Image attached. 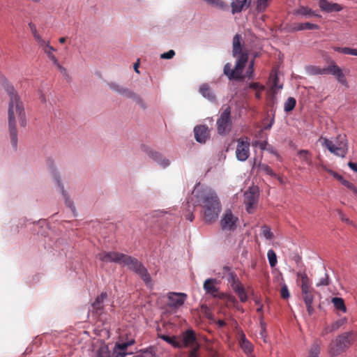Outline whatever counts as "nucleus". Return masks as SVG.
Returning <instances> with one entry per match:
<instances>
[{"label": "nucleus", "mask_w": 357, "mask_h": 357, "mask_svg": "<svg viewBox=\"0 0 357 357\" xmlns=\"http://www.w3.org/2000/svg\"><path fill=\"white\" fill-rule=\"evenodd\" d=\"M261 232L264 238L267 240H271L273 238V234L271 229L268 226H263L261 228Z\"/></svg>", "instance_id": "obj_42"}, {"label": "nucleus", "mask_w": 357, "mask_h": 357, "mask_svg": "<svg viewBox=\"0 0 357 357\" xmlns=\"http://www.w3.org/2000/svg\"><path fill=\"white\" fill-rule=\"evenodd\" d=\"M238 221V218L230 209H227L221 218L220 227L224 231H233L237 227Z\"/></svg>", "instance_id": "obj_11"}, {"label": "nucleus", "mask_w": 357, "mask_h": 357, "mask_svg": "<svg viewBox=\"0 0 357 357\" xmlns=\"http://www.w3.org/2000/svg\"><path fill=\"white\" fill-rule=\"evenodd\" d=\"M241 36L239 34L234 36L233 38V56L236 58V64L234 69H231V65L227 63L224 67V74L229 80H243L247 77L252 79L254 77V59L249 63L248 69L245 74H243V70L248 61V54L243 51L241 47Z\"/></svg>", "instance_id": "obj_2"}, {"label": "nucleus", "mask_w": 357, "mask_h": 357, "mask_svg": "<svg viewBox=\"0 0 357 357\" xmlns=\"http://www.w3.org/2000/svg\"><path fill=\"white\" fill-rule=\"evenodd\" d=\"M263 91H256V93H255V97L257 98V99H260L261 97V92Z\"/></svg>", "instance_id": "obj_62"}, {"label": "nucleus", "mask_w": 357, "mask_h": 357, "mask_svg": "<svg viewBox=\"0 0 357 357\" xmlns=\"http://www.w3.org/2000/svg\"><path fill=\"white\" fill-rule=\"evenodd\" d=\"M259 170L271 176H276V174L273 172L272 169L266 164H260L259 165Z\"/></svg>", "instance_id": "obj_40"}, {"label": "nucleus", "mask_w": 357, "mask_h": 357, "mask_svg": "<svg viewBox=\"0 0 357 357\" xmlns=\"http://www.w3.org/2000/svg\"><path fill=\"white\" fill-rule=\"evenodd\" d=\"M159 337L162 339L164 341L167 342L169 344H171L174 348L179 347L178 337H176V336H168L166 335H160Z\"/></svg>", "instance_id": "obj_33"}, {"label": "nucleus", "mask_w": 357, "mask_h": 357, "mask_svg": "<svg viewBox=\"0 0 357 357\" xmlns=\"http://www.w3.org/2000/svg\"><path fill=\"white\" fill-rule=\"evenodd\" d=\"M320 353V344L316 341L312 345L307 357H319Z\"/></svg>", "instance_id": "obj_35"}, {"label": "nucleus", "mask_w": 357, "mask_h": 357, "mask_svg": "<svg viewBox=\"0 0 357 357\" xmlns=\"http://www.w3.org/2000/svg\"><path fill=\"white\" fill-rule=\"evenodd\" d=\"M135 341L133 338L127 340H119L115 343L113 348L112 355L114 357H125L132 355L133 351L129 350V347L133 345Z\"/></svg>", "instance_id": "obj_12"}, {"label": "nucleus", "mask_w": 357, "mask_h": 357, "mask_svg": "<svg viewBox=\"0 0 357 357\" xmlns=\"http://www.w3.org/2000/svg\"><path fill=\"white\" fill-rule=\"evenodd\" d=\"M280 295H281V297L282 298H284V299H287V298H288L289 297V289H288L287 286L286 284H284L281 287Z\"/></svg>", "instance_id": "obj_47"}, {"label": "nucleus", "mask_w": 357, "mask_h": 357, "mask_svg": "<svg viewBox=\"0 0 357 357\" xmlns=\"http://www.w3.org/2000/svg\"><path fill=\"white\" fill-rule=\"evenodd\" d=\"M199 93L203 97L208 99L210 102H215L216 101L215 94L207 84H203L200 86Z\"/></svg>", "instance_id": "obj_23"}, {"label": "nucleus", "mask_w": 357, "mask_h": 357, "mask_svg": "<svg viewBox=\"0 0 357 357\" xmlns=\"http://www.w3.org/2000/svg\"><path fill=\"white\" fill-rule=\"evenodd\" d=\"M319 6L322 11L326 13L340 12L343 8L341 5L330 2L328 0H319Z\"/></svg>", "instance_id": "obj_21"}, {"label": "nucleus", "mask_w": 357, "mask_h": 357, "mask_svg": "<svg viewBox=\"0 0 357 357\" xmlns=\"http://www.w3.org/2000/svg\"><path fill=\"white\" fill-rule=\"evenodd\" d=\"M268 0H257L256 9L258 12H264L268 6Z\"/></svg>", "instance_id": "obj_43"}, {"label": "nucleus", "mask_w": 357, "mask_h": 357, "mask_svg": "<svg viewBox=\"0 0 357 357\" xmlns=\"http://www.w3.org/2000/svg\"><path fill=\"white\" fill-rule=\"evenodd\" d=\"M260 326H261V332H260L259 335L261 337V338L264 339L266 337V326H265V324L261 321L260 322Z\"/></svg>", "instance_id": "obj_54"}, {"label": "nucleus", "mask_w": 357, "mask_h": 357, "mask_svg": "<svg viewBox=\"0 0 357 357\" xmlns=\"http://www.w3.org/2000/svg\"><path fill=\"white\" fill-rule=\"evenodd\" d=\"M199 349L190 350L188 357H199Z\"/></svg>", "instance_id": "obj_55"}, {"label": "nucleus", "mask_w": 357, "mask_h": 357, "mask_svg": "<svg viewBox=\"0 0 357 357\" xmlns=\"http://www.w3.org/2000/svg\"><path fill=\"white\" fill-rule=\"evenodd\" d=\"M186 219L188 220L190 222H192L194 220V215L192 213H189L188 215H186Z\"/></svg>", "instance_id": "obj_61"}, {"label": "nucleus", "mask_w": 357, "mask_h": 357, "mask_svg": "<svg viewBox=\"0 0 357 357\" xmlns=\"http://www.w3.org/2000/svg\"><path fill=\"white\" fill-rule=\"evenodd\" d=\"M56 68L57 69L60 71V73L66 77H68V70L66 68H64L63 66H62L59 62L58 61L57 62V64H54Z\"/></svg>", "instance_id": "obj_50"}, {"label": "nucleus", "mask_w": 357, "mask_h": 357, "mask_svg": "<svg viewBox=\"0 0 357 357\" xmlns=\"http://www.w3.org/2000/svg\"><path fill=\"white\" fill-rule=\"evenodd\" d=\"M97 257L105 263L114 262L126 266L129 270L138 274L147 287H152V280L147 269L136 258L118 252H101L98 255Z\"/></svg>", "instance_id": "obj_4"}, {"label": "nucleus", "mask_w": 357, "mask_h": 357, "mask_svg": "<svg viewBox=\"0 0 357 357\" xmlns=\"http://www.w3.org/2000/svg\"><path fill=\"white\" fill-rule=\"evenodd\" d=\"M330 279L329 276L327 273H325L324 276L321 278H320L319 281L317 282V286L321 287V286H327L329 284Z\"/></svg>", "instance_id": "obj_44"}, {"label": "nucleus", "mask_w": 357, "mask_h": 357, "mask_svg": "<svg viewBox=\"0 0 357 357\" xmlns=\"http://www.w3.org/2000/svg\"><path fill=\"white\" fill-rule=\"evenodd\" d=\"M192 196L196 199L197 205L202 208L204 221L207 223L215 222L221 211V204L216 192L211 188L199 183L195 187Z\"/></svg>", "instance_id": "obj_3"}, {"label": "nucleus", "mask_w": 357, "mask_h": 357, "mask_svg": "<svg viewBox=\"0 0 357 357\" xmlns=\"http://www.w3.org/2000/svg\"><path fill=\"white\" fill-rule=\"evenodd\" d=\"M273 121H271L269 124H268L267 126H265V129H266V130L270 129L273 126Z\"/></svg>", "instance_id": "obj_64"}, {"label": "nucleus", "mask_w": 357, "mask_h": 357, "mask_svg": "<svg viewBox=\"0 0 357 357\" xmlns=\"http://www.w3.org/2000/svg\"><path fill=\"white\" fill-rule=\"evenodd\" d=\"M178 341L180 348H189L190 350L199 349L200 345L195 336V331L188 329L178 336Z\"/></svg>", "instance_id": "obj_8"}, {"label": "nucleus", "mask_w": 357, "mask_h": 357, "mask_svg": "<svg viewBox=\"0 0 357 357\" xmlns=\"http://www.w3.org/2000/svg\"><path fill=\"white\" fill-rule=\"evenodd\" d=\"M38 45L43 49V52L47 55L48 59L52 61L53 64H57V62L59 61L54 54V52L56 51V49L53 47L52 45H50V41L45 40Z\"/></svg>", "instance_id": "obj_22"}, {"label": "nucleus", "mask_w": 357, "mask_h": 357, "mask_svg": "<svg viewBox=\"0 0 357 357\" xmlns=\"http://www.w3.org/2000/svg\"><path fill=\"white\" fill-rule=\"evenodd\" d=\"M357 338L354 331L343 333L331 342L329 346V354L333 357L346 351Z\"/></svg>", "instance_id": "obj_5"}, {"label": "nucleus", "mask_w": 357, "mask_h": 357, "mask_svg": "<svg viewBox=\"0 0 357 357\" xmlns=\"http://www.w3.org/2000/svg\"><path fill=\"white\" fill-rule=\"evenodd\" d=\"M297 277L301 280V289H305L311 287L310 279L308 278V277L305 273L298 272V273H297Z\"/></svg>", "instance_id": "obj_30"}, {"label": "nucleus", "mask_w": 357, "mask_h": 357, "mask_svg": "<svg viewBox=\"0 0 357 357\" xmlns=\"http://www.w3.org/2000/svg\"><path fill=\"white\" fill-rule=\"evenodd\" d=\"M53 178H54L58 188H59L60 192L65 200L66 205L71 209L73 215L75 216L76 215L75 207L73 205V201L70 199L68 194L64 189V185L62 183V180H61V178L59 174L56 172H53Z\"/></svg>", "instance_id": "obj_17"}, {"label": "nucleus", "mask_w": 357, "mask_h": 357, "mask_svg": "<svg viewBox=\"0 0 357 357\" xmlns=\"http://www.w3.org/2000/svg\"><path fill=\"white\" fill-rule=\"evenodd\" d=\"M108 86L112 91L126 98L132 99L142 107H144V101L141 97L130 89L114 82L108 83Z\"/></svg>", "instance_id": "obj_9"}, {"label": "nucleus", "mask_w": 357, "mask_h": 357, "mask_svg": "<svg viewBox=\"0 0 357 357\" xmlns=\"http://www.w3.org/2000/svg\"><path fill=\"white\" fill-rule=\"evenodd\" d=\"M248 88L254 89L255 91H264V86L261 84L259 82H252L250 83L248 85Z\"/></svg>", "instance_id": "obj_45"}, {"label": "nucleus", "mask_w": 357, "mask_h": 357, "mask_svg": "<svg viewBox=\"0 0 357 357\" xmlns=\"http://www.w3.org/2000/svg\"><path fill=\"white\" fill-rule=\"evenodd\" d=\"M232 289L238 295L241 302L244 303L248 300L247 294L245 292L244 287L242 285L241 283H240L239 284H235L234 287H233Z\"/></svg>", "instance_id": "obj_25"}, {"label": "nucleus", "mask_w": 357, "mask_h": 357, "mask_svg": "<svg viewBox=\"0 0 357 357\" xmlns=\"http://www.w3.org/2000/svg\"><path fill=\"white\" fill-rule=\"evenodd\" d=\"M298 15H301L305 17H320V15L314 10H312L311 8L307 7H301L298 8L296 12Z\"/></svg>", "instance_id": "obj_26"}, {"label": "nucleus", "mask_w": 357, "mask_h": 357, "mask_svg": "<svg viewBox=\"0 0 357 357\" xmlns=\"http://www.w3.org/2000/svg\"><path fill=\"white\" fill-rule=\"evenodd\" d=\"M348 165L354 172H357V163L349 162Z\"/></svg>", "instance_id": "obj_58"}, {"label": "nucleus", "mask_w": 357, "mask_h": 357, "mask_svg": "<svg viewBox=\"0 0 357 357\" xmlns=\"http://www.w3.org/2000/svg\"><path fill=\"white\" fill-rule=\"evenodd\" d=\"M175 55V52L172 50H169L167 52H165L160 55L161 59H169L173 58V56Z\"/></svg>", "instance_id": "obj_51"}, {"label": "nucleus", "mask_w": 357, "mask_h": 357, "mask_svg": "<svg viewBox=\"0 0 357 357\" xmlns=\"http://www.w3.org/2000/svg\"><path fill=\"white\" fill-rule=\"evenodd\" d=\"M195 137L197 142L204 144L209 138V130L206 126H197L194 128Z\"/></svg>", "instance_id": "obj_19"}, {"label": "nucleus", "mask_w": 357, "mask_h": 357, "mask_svg": "<svg viewBox=\"0 0 357 357\" xmlns=\"http://www.w3.org/2000/svg\"><path fill=\"white\" fill-rule=\"evenodd\" d=\"M107 295V293L102 292L101 294L96 298L95 301L91 304L89 308V312L95 313L96 314H100L103 310V302L106 299Z\"/></svg>", "instance_id": "obj_20"}, {"label": "nucleus", "mask_w": 357, "mask_h": 357, "mask_svg": "<svg viewBox=\"0 0 357 357\" xmlns=\"http://www.w3.org/2000/svg\"><path fill=\"white\" fill-rule=\"evenodd\" d=\"M298 155L300 159L305 162L308 165H312L311 155L307 150H301L298 151Z\"/></svg>", "instance_id": "obj_34"}, {"label": "nucleus", "mask_w": 357, "mask_h": 357, "mask_svg": "<svg viewBox=\"0 0 357 357\" xmlns=\"http://www.w3.org/2000/svg\"><path fill=\"white\" fill-rule=\"evenodd\" d=\"M5 90L10 96L8 108V130L10 144L14 150H17L18 144L17 122L21 128L27 124L23 102L20 100L16 91L11 85H6Z\"/></svg>", "instance_id": "obj_1"}, {"label": "nucleus", "mask_w": 357, "mask_h": 357, "mask_svg": "<svg viewBox=\"0 0 357 357\" xmlns=\"http://www.w3.org/2000/svg\"><path fill=\"white\" fill-rule=\"evenodd\" d=\"M271 77H273L272 89L274 92H277V90L282 89V84L279 83L278 77L275 73L272 74Z\"/></svg>", "instance_id": "obj_41"}, {"label": "nucleus", "mask_w": 357, "mask_h": 357, "mask_svg": "<svg viewBox=\"0 0 357 357\" xmlns=\"http://www.w3.org/2000/svg\"><path fill=\"white\" fill-rule=\"evenodd\" d=\"M110 352L107 345L102 343L96 351L95 357H109Z\"/></svg>", "instance_id": "obj_32"}, {"label": "nucleus", "mask_w": 357, "mask_h": 357, "mask_svg": "<svg viewBox=\"0 0 357 357\" xmlns=\"http://www.w3.org/2000/svg\"><path fill=\"white\" fill-rule=\"evenodd\" d=\"M331 302L336 310L344 313L347 312V307L345 306L344 301L342 298L334 297L332 298Z\"/></svg>", "instance_id": "obj_29"}, {"label": "nucleus", "mask_w": 357, "mask_h": 357, "mask_svg": "<svg viewBox=\"0 0 357 357\" xmlns=\"http://www.w3.org/2000/svg\"><path fill=\"white\" fill-rule=\"evenodd\" d=\"M319 29L318 25H317L315 24H312L310 22L295 24L293 27V29L294 31H301V30H305V29L313 30V29Z\"/></svg>", "instance_id": "obj_28"}, {"label": "nucleus", "mask_w": 357, "mask_h": 357, "mask_svg": "<svg viewBox=\"0 0 357 357\" xmlns=\"http://www.w3.org/2000/svg\"><path fill=\"white\" fill-rule=\"evenodd\" d=\"M347 319L346 318L340 319L339 320H337L333 324L332 328L333 330L337 329L340 326L344 325L345 323H347Z\"/></svg>", "instance_id": "obj_48"}, {"label": "nucleus", "mask_w": 357, "mask_h": 357, "mask_svg": "<svg viewBox=\"0 0 357 357\" xmlns=\"http://www.w3.org/2000/svg\"><path fill=\"white\" fill-rule=\"evenodd\" d=\"M268 143L266 141H256L252 143V146H258L261 150H265L266 149Z\"/></svg>", "instance_id": "obj_49"}, {"label": "nucleus", "mask_w": 357, "mask_h": 357, "mask_svg": "<svg viewBox=\"0 0 357 357\" xmlns=\"http://www.w3.org/2000/svg\"><path fill=\"white\" fill-rule=\"evenodd\" d=\"M348 48L349 47H333V49L334 51L335 52H340V53H342V54H348Z\"/></svg>", "instance_id": "obj_53"}, {"label": "nucleus", "mask_w": 357, "mask_h": 357, "mask_svg": "<svg viewBox=\"0 0 357 357\" xmlns=\"http://www.w3.org/2000/svg\"><path fill=\"white\" fill-rule=\"evenodd\" d=\"M330 172L332 173V174L333 175L334 177L337 178L341 182L342 181V180H344V178H342V176L339 175L338 174H337L334 172H332V171H330Z\"/></svg>", "instance_id": "obj_59"}, {"label": "nucleus", "mask_w": 357, "mask_h": 357, "mask_svg": "<svg viewBox=\"0 0 357 357\" xmlns=\"http://www.w3.org/2000/svg\"><path fill=\"white\" fill-rule=\"evenodd\" d=\"M326 74L333 75L340 84L346 87H349L348 82L342 70L335 63V61H331V64L326 68Z\"/></svg>", "instance_id": "obj_16"}, {"label": "nucleus", "mask_w": 357, "mask_h": 357, "mask_svg": "<svg viewBox=\"0 0 357 357\" xmlns=\"http://www.w3.org/2000/svg\"><path fill=\"white\" fill-rule=\"evenodd\" d=\"M306 72L310 75H326V68H321L317 66H310L306 68Z\"/></svg>", "instance_id": "obj_27"}, {"label": "nucleus", "mask_w": 357, "mask_h": 357, "mask_svg": "<svg viewBox=\"0 0 357 357\" xmlns=\"http://www.w3.org/2000/svg\"><path fill=\"white\" fill-rule=\"evenodd\" d=\"M259 197L258 189L252 187L244 193V203L246 211L248 213H252L255 208Z\"/></svg>", "instance_id": "obj_14"}, {"label": "nucleus", "mask_w": 357, "mask_h": 357, "mask_svg": "<svg viewBox=\"0 0 357 357\" xmlns=\"http://www.w3.org/2000/svg\"><path fill=\"white\" fill-rule=\"evenodd\" d=\"M138 67H139V63H136L134 64V69H135V71L137 73H139V70H138Z\"/></svg>", "instance_id": "obj_63"}, {"label": "nucleus", "mask_w": 357, "mask_h": 357, "mask_svg": "<svg viewBox=\"0 0 357 357\" xmlns=\"http://www.w3.org/2000/svg\"><path fill=\"white\" fill-rule=\"evenodd\" d=\"M186 298L187 295L184 293L169 292L167 294V306L173 312H176L183 305Z\"/></svg>", "instance_id": "obj_13"}, {"label": "nucleus", "mask_w": 357, "mask_h": 357, "mask_svg": "<svg viewBox=\"0 0 357 357\" xmlns=\"http://www.w3.org/2000/svg\"><path fill=\"white\" fill-rule=\"evenodd\" d=\"M301 291H302L303 299L305 302V304L313 303L314 295L312 294V289L311 287L305 289H301Z\"/></svg>", "instance_id": "obj_31"}, {"label": "nucleus", "mask_w": 357, "mask_h": 357, "mask_svg": "<svg viewBox=\"0 0 357 357\" xmlns=\"http://www.w3.org/2000/svg\"><path fill=\"white\" fill-rule=\"evenodd\" d=\"M296 100L294 98L289 97L284 102V109L287 112H289L294 108L296 105Z\"/></svg>", "instance_id": "obj_37"}, {"label": "nucleus", "mask_w": 357, "mask_h": 357, "mask_svg": "<svg viewBox=\"0 0 357 357\" xmlns=\"http://www.w3.org/2000/svg\"><path fill=\"white\" fill-rule=\"evenodd\" d=\"M142 357H155V355L153 349H149L143 351Z\"/></svg>", "instance_id": "obj_52"}, {"label": "nucleus", "mask_w": 357, "mask_h": 357, "mask_svg": "<svg viewBox=\"0 0 357 357\" xmlns=\"http://www.w3.org/2000/svg\"><path fill=\"white\" fill-rule=\"evenodd\" d=\"M141 149L144 153H145L149 157H150L151 159H153L155 162H156L162 167L165 168L170 165V161L169 159L164 157L160 153L153 151L149 146L142 144L141 146Z\"/></svg>", "instance_id": "obj_15"}, {"label": "nucleus", "mask_w": 357, "mask_h": 357, "mask_svg": "<svg viewBox=\"0 0 357 357\" xmlns=\"http://www.w3.org/2000/svg\"><path fill=\"white\" fill-rule=\"evenodd\" d=\"M342 183L346 186L347 188L350 189L354 194H355L356 192H357V188H356V186L354 185V183L347 181V180H342Z\"/></svg>", "instance_id": "obj_46"}, {"label": "nucleus", "mask_w": 357, "mask_h": 357, "mask_svg": "<svg viewBox=\"0 0 357 357\" xmlns=\"http://www.w3.org/2000/svg\"><path fill=\"white\" fill-rule=\"evenodd\" d=\"M218 281L214 278L206 279L203 285V288L206 294H210L214 298H222V294L218 292L217 287Z\"/></svg>", "instance_id": "obj_18"}, {"label": "nucleus", "mask_w": 357, "mask_h": 357, "mask_svg": "<svg viewBox=\"0 0 357 357\" xmlns=\"http://www.w3.org/2000/svg\"><path fill=\"white\" fill-rule=\"evenodd\" d=\"M236 157L238 161H245L250 155V140L248 137H241L236 140Z\"/></svg>", "instance_id": "obj_10"}, {"label": "nucleus", "mask_w": 357, "mask_h": 357, "mask_svg": "<svg viewBox=\"0 0 357 357\" xmlns=\"http://www.w3.org/2000/svg\"><path fill=\"white\" fill-rule=\"evenodd\" d=\"M227 279L231 288L234 287L235 284L241 283L236 274L234 272H229Z\"/></svg>", "instance_id": "obj_38"}, {"label": "nucleus", "mask_w": 357, "mask_h": 357, "mask_svg": "<svg viewBox=\"0 0 357 357\" xmlns=\"http://www.w3.org/2000/svg\"><path fill=\"white\" fill-rule=\"evenodd\" d=\"M305 305L309 315H312L314 312V307L312 306V303H306Z\"/></svg>", "instance_id": "obj_56"}, {"label": "nucleus", "mask_w": 357, "mask_h": 357, "mask_svg": "<svg viewBox=\"0 0 357 357\" xmlns=\"http://www.w3.org/2000/svg\"><path fill=\"white\" fill-rule=\"evenodd\" d=\"M347 52V54L357 56V49L349 47Z\"/></svg>", "instance_id": "obj_57"}, {"label": "nucleus", "mask_w": 357, "mask_h": 357, "mask_svg": "<svg viewBox=\"0 0 357 357\" xmlns=\"http://www.w3.org/2000/svg\"><path fill=\"white\" fill-rule=\"evenodd\" d=\"M240 346L243 351L248 355H251L253 350V345L247 340L245 335L242 333L240 338Z\"/></svg>", "instance_id": "obj_24"}, {"label": "nucleus", "mask_w": 357, "mask_h": 357, "mask_svg": "<svg viewBox=\"0 0 357 357\" xmlns=\"http://www.w3.org/2000/svg\"><path fill=\"white\" fill-rule=\"evenodd\" d=\"M217 130L221 135H227L231 128V109L227 106L220 114L216 122Z\"/></svg>", "instance_id": "obj_7"}, {"label": "nucleus", "mask_w": 357, "mask_h": 357, "mask_svg": "<svg viewBox=\"0 0 357 357\" xmlns=\"http://www.w3.org/2000/svg\"><path fill=\"white\" fill-rule=\"evenodd\" d=\"M319 142L331 153L339 157L344 158L347 153L348 146L345 135H339L337 137L332 139L321 137Z\"/></svg>", "instance_id": "obj_6"}, {"label": "nucleus", "mask_w": 357, "mask_h": 357, "mask_svg": "<svg viewBox=\"0 0 357 357\" xmlns=\"http://www.w3.org/2000/svg\"><path fill=\"white\" fill-rule=\"evenodd\" d=\"M29 26L30 30L31 31V33L33 34V38L36 40V41L38 43V44H39L41 42H43V40H45V39H43L41 37V36H40L38 34V33L37 31L36 26L33 24L29 23Z\"/></svg>", "instance_id": "obj_39"}, {"label": "nucleus", "mask_w": 357, "mask_h": 357, "mask_svg": "<svg viewBox=\"0 0 357 357\" xmlns=\"http://www.w3.org/2000/svg\"><path fill=\"white\" fill-rule=\"evenodd\" d=\"M267 257H268V260L270 266L272 268L275 267L278 262L277 256H276L275 251L272 249L268 250V251L267 252Z\"/></svg>", "instance_id": "obj_36"}, {"label": "nucleus", "mask_w": 357, "mask_h": 357, "mask_svg": "<svg viewBox=\"0 0 357 357\" xmlns=\"http://www.w3.org/2000/svg\"><path fill=\"white\" fill-rule=\"evenodd\" d=\"M216 324L220 328H222L225 326V321L224 320L219 319L216 321Z\"/></svg>", "instance_id": "obj_60"}]
</instances>
